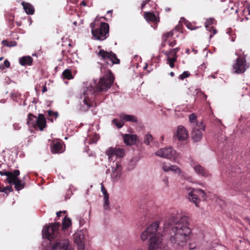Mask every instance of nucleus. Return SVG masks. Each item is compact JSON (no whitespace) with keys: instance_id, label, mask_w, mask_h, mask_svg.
<instances>
[{"instance_id":"nucleus-3","label":"nucleus","mask_w":250,"mask_h":250,"mask_svg":"<svg viewBox=\"0 0 250 250\" xmlns=\"http://www.w3.org/2000/svg\"><path fill=\"white\" fill-rule=\"evenodd\" d=\"M115 77L111 71L108 70L102 77L100 78L98 83H95L94 86H90L87 87L86 92L84 95H88V92L92 95H96L101 92H105L112 85Z\"/></svg>"},{"instance_id":"nucleus-42","label":"nucleus","mask_w":250,"mask_h":250,"mask_svg":"<svg viewBox=\"0 0 250 250\" xmlns=\"http://www.w3.org/2000/svg\"><path fill=\"white\" fill-rule=\"evenodd\" d=\"M190 73L188 71H184L182 74L179 76V79L183 80L185 78L188 77Z\"/></svg>"},{"instance_id":"nucleus-9","label":"nucleus","mask_w":250,"mask_h":250,"mask_svg":"<svg viewBox=\"0 0 250 250\" xmlns=\"http://www.w3.org/2000/svg\"><path fill=\"white\" fill-rule=\"evenodd\" d=\"M246 61L245 57L239 56L233 65L234 73L241 74L246 70Z\"/></svg>"},{"instance_id":"nucleus-8","label":"nucleus","mask_w":250,"mask_h":250,"mask_svg":"<svg viewBox=\"0 0 250 250\" xmlns=\"http://www.w3.org/2000/svg\"><path fill=\"white\" fill-rule=\"evenodd\" d=\"M199 126L192 127L191 131V138L193 142H197L200 141L203 136L202 130H204L205 125L203 122H200Z\"/></svg>"},{"instance_id":"nucleus-23","label":"nucleus","mask_w":250,"mask_h":250,"mask_svg":"<svg viewBox=\"0 0 250 250\" xmlns=\"http://www.w3.org/2000/svg\"><path fill=\"white\" fill-rule=\"evenodd\" d=\"M21 4L26 14L28 15H33L34 13L35 9L32 4L24 1H23Z\"/></svg>"},{"instance_id":"nucleus-64","label":"nucleus","mask_w":250,"mask_h":250,"mask_svg":"<svg viewBox=\"0 0 250 250\" xmlns=\"http://www.w3.org/2000/svg\"><path fill=\"white\" fill-rule=\"evenodd\" d=\"M2 188H0V192H2Z\"/></svg>"},{"instance_id":"nucleus-15","label":"nucleus","mask_w":250,"mask_h":250,"mask_svg":"<svg viewBox=\"0 0 250 250\" xmlns=\"http://www.w3.org/2000/svg\"><path fill=\"white\" fill-rule=\"evenodd\" d=\"M180 30L181 26H176L172 30L164 33L162 37L163 40L162 43L161 44L162 46L163 47H165L166 46V42H167V40L172 38L176 31L179 32Z\"/></svg>"},{"instance_id":"nucleus-16","label":"nucleus","mask_w":250,"mask_h":250,"mask_svg":"<svg viewBox=\"0 0 250 250\" xmlns=\"http://www.w3.org/2000/svg\"><path fill=\"white\" fill-rule=\"evenodd\" d=\"M176 136L179 141H186L188 138V131L184 127L179 126L177 128Z\"/></svg>"},{"instance_id":"nucleus-34","label":"nucleus","mask_w":250,"mask_h":250,"mask_svg":"<svg viewBox=\"0 0 250 250\" xmlns=\"http://www.w3.org/2000/svg\"><path fill=\"white\" fill-rule=\"evenodd\" d=\"M62 76L64 79L67 80H71L73 78L71 70L68 69L64 70L62 73Z\"/></svg>"},{"instance_id":"nucleus-27","label":"nucleus","mask_w":250,"mask_h":250,"mask_svg":"<svg viewBox=\"0 0 250 250\" xmlns=\"http://www.w3.org/2000/svg\"><path fill=\"white\" fill-rule=\"evenodd\" d=\"M121 118L125 121H129L133 123L137 122V118L132 115L124 114L121 116Z\"/></svg>"},{"instance_id":"nucleus-28","label":"nucleus","mask_w":250,"mask_h":250,"mask_svg":"<svg viewBox=\"0 0 250 250\" xmlns=\"http://www.w3.org/2000/svg\"><path fill=\"white\" fill-rule=\"evenodd\" d=\"M71 220L70 218L65 216L62 220V229L63 230L67 229L71 225Z\"/></svg>"},{"instance_id":"nucleus-33","label":"nucleus","mask_w":250,"mask_h":250,"mask_svg":"<svg viewBox=\"0 0 250 250\" xmlns=\"http://www.w3.org/2000/svg\"><path fill=\"white\" fill-rule=\"evenodd\" d=\"M0 174L1 175H5L7 176V181L8 183H11L12 180H13L14 172L11 171H0Z\"/></svg>"},{"instance_id":"nucleus-49","label":"nucleus","mask_w":250,"mask_h":250,"mask_svg":"<svg viewBox=\"0 0 250 250\" xmlns=\"http://www.w3.org/2000/svg\"><path fill=\"white\" fill-rule=\"evenodd\" d=\"M163 181L164 183L165 186L167 187L168 186V181L167 178L166 177V178H164Z\"/></svg>"},{"instance_id":"nucleus-26","label":"nucleus","mask_w":250,"mask_h":250,"mask_svg":"<svg viewBox=\"0 0 250 250\" xmlns=\"http://www.w3.org/2000/svg\"><path fill=\"white\" fill-rule=\"evenodd\" d=\"M144 18L147 21L155 22L157 21L155 15L149 12H146L144 13Z\"/></svg>"},{"instance_id":"nucleus-60","label":"nucleus","mask_w":250,"mask_h":250,"mask_svg":"<svg viewBox=\"0 0 250 250\" xmlns=\"http://www.w3.org/2000/svg\"><path fill=\"white\" fill-rule=\"evenodd\" d=\"M107 14H112V10H108L107 12Z\"/></svg>"},{"instance_id":"nucleus-35","label":"nucleus","mask_w":250,"mask_h":250,"mask_svg":"<svg viewBox=\"0 0 250 250\" xmlns=\"http://www.w3.org/2000/svg\"><path fill=\"white\" fill-rule=\"evenodd\" d=\"M1 43L7 47H14L17 45V43L15 41H8L7 40H3L1 42Z\"/></svg>"},{"instance_id":"nucleus-62","label":"nucleus","mask_w":250,"mask_h":250,"mask_svg":"<svg viewBox=\"0 0 250 250\" xmlns=\"http://www.w3.org/2000/svg\"><path fill=\"white\" fill-rule=\"evenodd\" d=\"M134 162V159H131L130 160V163H133V162Z\"/></svg>"},{"instance_id":"nucleus-7","label":"nucleus","mask_w":250,"mask_h":250,"mask_svg":"<svg viewBox=\"0 0 250 250\" xmlns=\"http://www.w3.org/2000/svg\"><path fill=\"white\" fill-rule=\"evenodd\" d=\"M206 193L204 190L200 189H192L188 194V199L195 204L196 207H199L198 204L201 200H206Z\"/></svg>"},{"instance_id":"nucleus-1","label":"nucleus","mask_w":250,"mask_h":250,"mask_svg":"<svg viewBox=\"0 0 250 250\" xmlns=\"http://www.w3.org/2000/svg\"><path fill=\"white\" fill-rule=\"evenodd\" d=\"M188 217L177 213L171 215L164 222V231L171 228L170 240L177 246L184 247L187 243L188 235L191 232L189 228Z\"/></svg>"},{"instance_id":"nucleus-47","label":"nucleus","mask_w":250,"mask_h":250,"mask_svg":"<svg viewBox=\"0 0 250 250\" xmlns=\"http://www.w3.org/2000/svg\"><path fill=\"white\" fill-rule=\"evenodd\" d=\"M10 63L7 60H5L4 62V67L8 68V67H10Z\"/></svg>"},{"instance_id":"nucleus-19","label":"nucleus","mask_w":250,"mask_h":250,"mask_svg":"<svg viewBox=\"0 0 250 250\" xmlns=\"http://www.w3.org/2000/svg\"><path fill=\"white\" fill-rule=\"evenodd\" d=\"M215 20L213 18L207 19L205 22V26L211 34L210 35V38H211L214 35L216 34L217 30L211 25L214 24Z\"/></svg>"},{"instance_id":"nucleus-40","label":"nucleus","mask_w":250,"mask_h":250,"mask_svg":"<svg viewBox=\"0 0 250 250\" xmlns=\"http://www.w3.org/2000/svg\"><path fill=\"white\" fill-rule=\"evenodd\" d=\"M47 114L49 118H51V117L54 116L55 118H56L58 116V114L57 112H54L51 110L48 111ZM49 120H50V121L52 122H53V119L52 118H49Z\"/></svg>"},{"instance_id":"nucleus-52","label":"nucleus","mask_w":250,"mask_h":250,"mask_svg":"<svg viewBox=\"0 0 250 250\" xmlns=\"http://www.w3.org/2000/svg\"><path fill=\"white\" fill-rule=\"evenodd\" d=\"M80 5H82V6H85L86 5V2L85 1V0H83L81 3H80Z\"/></svg>"},{"instance_id":"nucleus-12","label":"nucleus","mask_w":250,"mask_h":250,"mask_svg":"<svg viewBox=\"0 0 250 250\" xmlns=\"http://www.w3.org/2000/svg\"><path fill=\"white\" fill-rule=\"evenodd\" d=\"M20 172L19 170H15L13 177V180L9 184H13L15 185V188L17 190H20L23 188L24 184L22 183L21 180L18 178L20 175Z\"/></svg>"},{"instance_id":"nucleus-32","label":"nucleus","mask_w":250,"mask_h":250,"mask_svg":"<svg viewBox=\"0 0 250 250\" xmlns=\"http://www.w3.org/2000/svg\"><path fill=\"white\" fill-rule=\"evenodd\" d=\"M84 241L83 234L80 232L74 234V242L76 243H83Z\"/></svg>"},{"instance_id":"nucleus-4","label":"nucleus","mask_w":250,"mask_h":250,"mask_svg":"<svg viewBox=\"0 0 250 250\" xmlns=\"http://www.w3.org/2000/svg\"><path fill=\"white\" fill-rule=\"evenodd\" d=\"M96 22H92L90 27L91 33L95 40L104 41L109 36V26L106 22H101L99 27L96 28Z\"/></svg>"},{"instance_id":"nucleus-48","label":"nucleus","mask_w":250,"mask_h":250,"mask_svg":"<svg viewBox=\"0 0 250 250\" xmlns=\"http://www.w3.org/2000/svg\"><path fill=\"white\" fill-rule=\"evenodd\" d=\"M187 26L188 29H189L190 30H194V29H196V28L193 27V26L190 23H188L187 24Z\"/></svg>"},{"instance_id":"nucleus-57","label":"nucleus","mask_w":250,"mask_h":250,"mask_svg":"<svg viewBox=\"0 0 250 250\" xmlns=\"http://www.w3.org/2000/svg\"><path fill=\"white\" fill-rule=\"evenodd\" d=\"M186 52L187 54H189L190 53V50H189V49H188V48L186 49Z\"/></svg>"},{"instance_id":"nucleus-11","label":"nucleus","mask_w":250,"mask_h":250,"mask_svg":"<svg viewBox=\"0 0 250 250\" xmlns=\"http://www.w3.org/2000/svg\"><path fill=\"white\" fill-rule=\"evenodd\" d=\"M69 241L64 239L56 241L52 246V250H68Z\"/></svg>"},{"instance_id":"nucleus-41","label":"nucleus","mask_w":250,"mask_h":250,"mask_svg":"<svg viewBox=\"0 0 250 250\" xmlns=\"http://www.w3.org/2000/svg\"><path fill=\"white\" fill-rule=\"evenodd\" d=\"M167 42L170 47H173L176 44V40L175 39L167 40Z\"/></svg>"},{"instance_id":"nucleus-17","label":"nucleus","mask_w":250,"mask_h":250,"mask_svg":"<svg viewBox=\"0 0 250 250\" xmlns=\"http://www.w3.org/2000/svg\"><path fill=\"white\" fill-rule=\"evenodd\" d=\"M124 154L125 149L122 148L111 147L106 151V154L108 156H124Z\"/></svg>"},{"instance_id":"nucleus-59","label":"nucleus","mask_w":250,"mask_h":250,"mask_svg":"<svg viewBox=\"0 0 250 250\" xmlns=\"http://www.w3.org/2000/svg\"><path fill=\"white\" fill-rule=\"evenodd\" d=\"M248 10L249 11V15H250V4L248 7Z\"/></svg>"},{"instance_id":"nucleus-36","label":"nucleus","mask_w":250,"mask_h":250,"mask_svg":"<svg viewBox=\"0 0 250 250\" xmlns=\"http://www.w3.org/2000/svg\"><path fill=\"white\" fill-rule=\"evenodd\" d=\"M153 140V137L151 134H148L145 136L144 143L146 145H149L150 142Z\"/></svg>"},{"instance_id":"nucleus-30","label":"nucleus","mask_w":250,"mask_h":250,"mask_svg":"<svg viewBox=\"0 0 250 250\" xmlns=\"http://www.w3.org/2000/svg\"><path fill=\"white\" fill-rule=\"evenodd\" d=\"M189 120L190 124H191L192 127L194 126H199V124L200 122H199L197 120V116L194 113L191 114L189 116Z\"/></svg>"},{"instance_id":"nucleus-53","label":"nucleus","mask_w":250,"mask_h":250,"mask_svg":"<svg viewBox=\"0 0 250 250\" xmlns=\"http://www.w3.org/2000/svg\"><path fill=\"white\" fill-rule=\"evenodd\" d=\"M62 213V212H60V211L57 212L56 213V214H57V217L58 218H60V217L61 216V214Z\"/></svg>"},{"instance_id":"nucleus-43","label":"nucleus","mask_w":250,"mask_h":250,"mask_svg":"<svg viewBox=\"0 0 250 250\" xmlns=\"http://www.w3.org/2000/svg\"><path fill=\"white\" fill-rule=\"evenodd\" d=\"M12 190V188L11 186H6L5 187L2 188V192H4L6 194L10 192Z\"/></svg>"},{"instance_id":"nucleus-29","label":"nucleus","mask_w":250,"mask_h":250,"mask_svg":"<svg viewBox=\"0 0 250 250\" xmlns=\"http://www.w3.org/2000/svg\"><path fill=\"white\" fill-rule=\"evenodd\" d=\"M167 58V63L168 64L171 68H173L175 66V62L177 61V58L176 57L172 56L170 55L166 56Z\"/></svg>"},{"instance_id":"nucleus-31","label":"nucleus","mask_w":250,"mask_h":250,"mask_svg":"<svg viewBox=\"0 0 250 250\" xmlns=\"http://www.w3.org/2000/svg\"><path fill=\"white\" fill-rule=\"evenodd\" d=\"M180 48L179 47H176L173 49H171L169 51H163L162 52L166 56H168V55H170L172 56L176 57L178 58V55L177 53L180 51Z\"/></svg>"},{"instance_id":"nucleus-10","label":"nucleus","mask_w":250,"mask_h":250,"mask_svg":"<svg viewBox=\"0 0 250 250\" xmlns=\"http://www.w3.org/2000/svg\"><path fill=\"white\" fill-rule=\"evenodd\" d=\"M64 145L59 140H54L51 145V150L54 154L61 153L64 150Z\"/></svg>"},{"instance_id":"nucleus-37","label":"nucleus","mask_w":250,"mask_h":250,"mask_svg":"<svg viewBox=\"0 0 250 250\" xmlns=\"http://www.w3.org/2000/svg\"><path fill=\"white\" fill-rule=\"evenodd\" d=\"M112 123L114 124L118 128L122 127L124 125V123L122 121H119L117 119H114L112 121Z\"/></svg>"},{"instance_id":"nucleus-21","label":"nucleus","mask_w":250,"mask_h":250,"mask_svg":"<svg viewBox=\"0 0 250 250\" xmlns=\"http://www.w3.org/2000/svg\"><path fill=\"white\" fill-rule=\"evenodd\" d=\"M195 171L199 175L207 177L209 175L208 171L204 167L200 165H195L193 167Z\"/></svg>"},{"instance_id":"nucleus-63","label":"nucleus","mask_w":250,"mask_h":250,"mask_svg":"<svg viewBox=\"0 0 250 250\" xmlns=\"http://www.w3.org/2000/svg\"><path fill=\"white\" fill-rule=\"evenodd\" d=\"M3 59V57H0V61H2Z\"/></svg>"},{"instance_id":"nucleus-55","label":"nucleus","mask_w":250,"mask_h":250,"mask_svg":"<svg viewBox=\"0 0 250 250\" xmlns=\"http://www.w3.org/2000/svg\"><path fill=\"white\" fill-rule=\"evenodd\" d=\"M4 68V66L3 64H0V70H3Z\"/></svg>"},{"instance_id":"nucleus-25","label":"nucleus","mask_w":250,"mask_h":250,"mask_svg":"<svg viewBox=\"0 0 250 250\" xmlns=\"http://www.w3.org/2000/svg\"><path fill=\"white\" fill-rule=\"evenodd\" d=\"M37 117L33 115L32 113H29L27 116V124L30 126L35 128L36 121L37 120Z\"/></svg>"},{"instance_id":"nucleus-5","label":"nucleus","mask_w":250,"mask_h":250,"mask_svg":"<svg viewBox=\"0 0 250 250\" xmlns=\"http://www.w3.org/2000/svg\"><path fill=\"white\" fill-rule=\"evenodd\" d=\"M60 226L59 222H55L50 224L48 226H45L42 230V237L50 241L55 239L58 236Z\"/></svg>"},{"instance_id":"nucleus-38","label":"nucleus","mask_w":250,"mask_h":250,"mask_svg":"<svg viewBox=\"0 0 250 250\" xmlns=\"http://www.w3.org/2000/svg\"><path fill=\"white\" fill-rule=\"evenodd\" d=\"M83 102L86 106L85 110H88L91 106V100L88 97L86 96L84 98Z\"/></svg>"},{"instance_id":"nucleus-44","label":"nucleus","mask_w":250,"mask_h":250,"mask_svg":"<svg viewBox=\"0 0 250 250\" xmlns=\"http://www.w3.org/2000/svg\"><path fill=\"white\" fill-rule=\"evenodd\" d=\"M78 246V250H84V243H76Z\"/></svg>"},{"instance_id":"nucleus-50","label":"nucleus","mask_w":250,"mask_h":250,"mask_svg":"<svg viewBox=\"0 0 250 250\" xmlns=\"http://www.w3.org/2000/svg\"><path fill=\"white\" fill-rule=\"evenodd\" d=\"M13 126H14V129H15V130H19V129H20V128H21V127H20V126H19L18 125H17L16 124H14Z\"/></svg>"},{"instance_id":"nucleus-45","label":"nucleus","mask_w":250,"mask_h":250,"mask_svg":"<svg viewBox=\"0 0 250 250\" xmlns=\"http://www.w3.org/2000/svg\"><path fill=\"white\" fill-rule=\"evenodd\" d=\"M198 95L201 97L202 99L206 101L207 100V96L204 93L200 92L198 93Z\"/></svg>"},{"instance_id":"nucleus-58","label":"nucleus","mask_w":250,"mask_h":250,"mask_svg":"<svg viewBox=\"0 0 250 250\" xmlns=\"http://www.w3.org/2000/svg\"><path fill=\"white\" fill-rule=\"evenodd\" d=\"M169 75H170V76L173 77L174 76V73L173 72H171L169 73Z\"/></svg>"},{"instance_id":"nucleus-14","label":"nucleus","mask_w":250,"mask_h":250,"mask_svg":"<svg viewBox=\"0 0 250 250\" xmlns=\"http://www.w3.org/2000/svg\"><path fill=\"white\" fill-rule=\"evenodd\" d=\"M46 120L45 116L42 114H39L37 118L35 129H39L40 131H43L46 127Z\"/></svg>"},{"instance_id":"nucleus-46","label":"nucleus","mask_w":250,"mask_h":250,"mask_svg":"<svg viewBox=\"0 0 250 250\" xmlns=\"http://www.w3.org/2000/svg\"><path fill=\"white\" fill-rule=\"evenodd\" d=\"M101 191L103 192L104 196H105V195H108L107 191L105 188L104 187V185H102Z\"/></svg>"},{"instance_id":"nucleus-18","label":"nucleus","mask_w":250,"mask_h":250,"mask_svg":"<svg viewBox=\"0 0 250 250\" xmlns=\"http://www.w3.org/2000/svg\"><path fill=\"white\" fill-rule=\"evenodd\" d=\"M123 138L124 143L127 146L134 145L137 140V136L134 134H123Z\"/></svg>"},{"instance_id":"nucleus-20","label":"nucleus","mask_w":250,"mask_h":250,"mask_svg":"<svg viewBox=\"0 0 250 250\" xmlns=\"http://www.w3.org/2000/svg\"><path fill=\"white\" fill-rule=\"evenodd\" d=\"M19 61L20 64L22 66L31 65L33 59L29 56H25L20 58Z\"/></svg>"},{"instance_id":"nucleus-6","label":"nucleus","mask_w":250,"mask_h":250,"mask_svg":"<svg viewBox=\"0 0 250 250\" xmlns=\"http://www.w3.org/2000/svg\"><path fill=\"white\" fill-rule=\"evenodd\" d=\"M98 55L107 64H109L110 66H112L113 64H118L120 63V59L112 51L108 52L103 49H101L98 53Z\"/></svg>"},{"instance_id":"nucleus-39","label":"nucleus","mask_w":250,"mask_h":250,"mask_svg":"<svg viewBox=\"0 0 250 250\" xmlns=\"http://www.w3.org/2000/svg\"><path fill=\"white\" fill-rule=\"evenodd\" d=\"M104 207L105 209H108L109 207V196L108 195H105L104 196Z\"/></svg>"},{"instance_id":"nucleus-51","label":"nucleus","mask_w":250,"mask_h":250,"mask_svg":"<svg viewBox=\"0 0 250 250\" xmlns=\"http://www.w3.org/2000/svg\"><path fill=\"white\" fill-rule=\"evenodd\" d=\"M147 2H146V1H143L141 4V9H143L144 7L146 6V4L147 3Z\"/></svg>"},{"instance_id":"nucleus-13","label":"nucleus","mask_w":250,"mask_h":250,"mask_svg":"<svg viewBox=\"0 0 250 250\" xmlns=\"http://www.w3.org/2000/svg\"><path fill=\"white\" fill-rule=\"evenodd\" d=\"M175 150L171 146L161 148L156 153L157 156H175Z\"/></svg>"},{"instance_id":"nucleus-54","label":"nucleus","mask_w":250,"mask_h":250,"mask_svg":"<svg viewBox=\"0 0 250 250\" xmlns=\"http://www.w3.org/2000/svg\"><path fill=\"white\" fill-rule=\"evenodd\" d=\"M47 90V87H46V86H45V85H44V86L43 87V88H42V92H46Z\"/></svg>"},{"instance_id":"nucleus-22","label":"nucleus","mask_w":250,"mask_h":250,"mask_svg":"<svg viewBox=\"0 0 250 250\" xmlns=\"http://www.w3.org/2000/svg\"><path fill=\"white\" fill-rule=\"evenodd\" d=\"M116 165L117 168L111 174V177L114 181H117L120 178L121 175V166L117 163Z\"/></svg>"},{"instance_id":"nucleus-2","label":"nucleus","mask_w":250,"mask_h":250,"mask_svg":"<svg viewBox=\"0 0 250 250\" xmlns=\"http://www.w3.org/2000/svg\"><path fill=\"white\" fill-rule=\"evenodd\" d=\"M159 226V223L157 221L154 222L142 232L141 237L143 241L150 238L148 250H157L162 247V235L159 233H156Z\"/></svg>"},{"instance_id":"nucleus-24","label":"nucleus","mask_w":250,"mask_h":250,"mask_svg":"<svg viewBox=\"0 0 250 250\" xmlns=\"http://www.w3.org/2000/svg\"><path fill=\"white\" fill-rule=\"evenodd\" d=\"M163 169L165 171H168L171 170L178 174H180L181 172L180 168L176 166L167 165L165 164L163 166Z\"/></svg>"},{"instance_id":"nucleus-56","label":"nucleus","mask_w":250,"mask_h":250,"mask_svg":"<svg viewBox=\"0 0 250 250\" xmlns=\"http://www.w3.org/2000/svg\"><path fill=\"white\" fill-rule=\"evenodd\" d=\"M5 102H6V100H5V99H1L0 100V103H2V104L5 103Z\"/></svg>"},{"instance_id":"nucleus-61","label":"nucleus","mask_w":250,"mask_h":250,"mask_svg":"<svg viewBox=\"0 0 250 250\" xmlns=\"http://www.w3.org/2000/svg\"><path fill=\"white\" fill-rule=\"evenodd\" d=\"M60 212H62V213H63L64 214L66 213V211H65V210L60 211Z\"/></svg>"}]
</instances>
